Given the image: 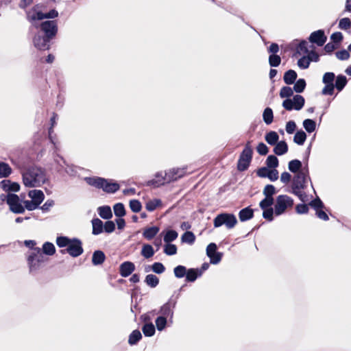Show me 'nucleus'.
I'll return each mask as SVG.
<instances>
[{
	"label": "nucleus",
	"mask_w": 351,
	"mask_h": 351,
	"mask_svg": "<svg viewBox=\"0 0 351 351\" xmlns=\"http://www.w3.org/2000/svg\"><path fill=\"white\" fill-rule=\"evenodd\" d=\"M23 184L26 187H40L48 180L46 170L38 166H31L21 171Z\"/></svg>",
	"instance_id": "obj_1"
},
{
	"label": "nucleus",
	"mask_w": 351,
	"mask_h": 351,
	"mask_svg": "<svg viewBox=\"0 0 351 351\" xmlns=\"http://www.w3.org/2000/svg\"><path fill=\"white\" fill-rule=\"evenodd\" d=\"M40 29L45 34L35 35L33 43L36 48L39 50H46L49 48V43L57 34L58 25L56 21H46L40 24Z\"/></svg>",
	"instance_id": "obj_2"
},
{
	"label": "nucleus",
	"mask_w": 351,
	"mask_h": 351,
	"mask_svg": "<svg viewBox=\"0 0 351 351\" xmlns=\"http://www.w3.org/2000/svg\"><path fill=\"white\" fill-rule=\"evenodd\" d=\"M308 180H311L308 169H302L298 172V173L295 174L292 180V193L297 195L302 202L306 201L307 195L302 190L306 188Z\"/></svg>",
	"instance_id": "obj_3"
},
{
	"label": "nucleus",
	"mask_w": 351,
	"mask_h": 351,
	"mask_svg": "<svg viewBox=\"0 0 351 351\" xmlns=\"http://www.w3.org/2000/svg\"><path fill=\"white\" fill-rule=\"evenodd\" d=\"M186 167L182 168H173L165 173L158 172L156 174V178L158 180H152L148 182V185L159 186L163 184L165 182H171L182 178L186 173Z\"/></svg>",
	"instance_id": "obj_4"
},
{
	"label": "nucleus",
	"mask_w": 351,
	"mask_h": 351,
	"mask_svg": "<svg viewBox=\"0 0 351 351\" xmlns=\"http://www.w3.org/2000/svg\"><path fill=\"white\" fill-rule=\"evenodd\" d=\"M84 180L88 185L102 189L107 193H114L120 189V186L117 182L101 177H86Z\"/></svg>",
	"instance_id": "obj_5"
},
{
	"label": "nucleus",
	"mask_w": 351,
	"mask_h": 351,
	"mask_svg": "<svg viewBox=\"0 0 351 351\" xmlns=\"http://www.w3.org/2000/svg\"><path fill=\"white\" fill-rule=\"evenodd\" d=\"M45 258L40 248L35 247L27 256V262L29 267V271L32 274H37L43 267Z\"/></svg>",
	"instance_id": "obj_6"
},
{
	"label": "nucleus",
	"mask_w": 351,
	"mask_h": 351,
	"mask_svg": "<svg viewBox=\"0 0 351 351\" xmlns=\"http://www.w3.org/2000/svg\"><path fill=\"white\" fill-rule=\"evenodd\" d=\"M293 206V199L287 195H280L276 198L274 212L276 216L282 215Z\"/></svg>",
	"instance_id": "obj_7"
},
{
	"label": "nucleus",
	"mask_w": 351,
	"mask_h": 351,
	"mask_svg": "<svg viewBox=\"0 0 351 351\" xmlns=\"http://www.w3.org/2000/svg\"><path fill=\"white\" fill-rule=\"evenodd\" d=\"M237 223V219L234 215L231 213H221L213 219L215 228H219L224 225L228 229L233 228Z\"/></svg>",
	"instance_id": "obj_8"
},
{
	"label": "nucleus",
	"mask_w": 351,
	"mask_h": 351,
	"mask_svg": "<svg viewBox=\"0 0 351 351\" xmlns=\"http://www.w3.org/2000/svg\"><path fill=\"white\" fill-rule=\"evenodd\" d=\"M252 149L250 145V143L248 142L241 152L238 164H237V169L240 171H245L252 160Z\"/></svg>",
	"instance_id": "obj_9"
},
{
	"label": "nucleus",
	"mask_w": 351,
	"mask_h": 351,
	"mask_svg": "<svg viewBox=\"0 0 351 351\" xmlns=\"http://www.w3.org/2000/svg\"><path fill=\"white\" fill-rule=\"evenodd\" d=\"M305 103L304 98L300 95H295L293 99H286L282 102V106L287 110H301Z\"/></svg>",
	"instance_id": "obj_10"
},
{
	"label": "nucleus",
	"mask_w": 351,
	"mask_h": 351,
	"mask_svg": "<svg viewBox=\"0 0 351 351\" xmlns=\"http://www.w3.org/2000/svg\"><path fill=\"white\" fill-rule=\"evenodd\" d=\"M335 79V75L332 72H326L324 74L322 77V82L325 84V86L322 90V94L323 95H332L334 93Z\"/></svg>",
	"instance_id": "obj_11"
},
{
	"label": "nucleus",
	"mask_w": 351,
	"mask_h": 351,
	"mask_svg": "<svg viewBox=\"0 0 351 351\" xmlns=\"http://www.w3.org/2000/svg\"><path fill=\"white\" fill-rule=\"evenodd\" d=\"M83 252L84 250L82 247V243L80 239L77 238L72 239L68 247L60 251L62 254H64L66 252L72 257H77L80 256Z\"/></svg>",
	"instance_id": "obj_12"
},
{
	"label": "nucleus",
	"mask_w": 351,
	"mask_h": 351,
	"mask_svg": "<svg viewBox=\"0 0 351 351\" xmlns=\"http://www.w3.org/2000/svg\"><path fill=\"white\" fill-rule=\"evenodd\" d=\"M8 204L10 210L14 213L21 214L25 212V208L17 195L8 193Z\"/></svg>",
	"instance_id": "obj_13"
},
{
	"label": "nucleus",
	"mask_w": 351,
	"mask_h": 351,
	"mask_svg": "<svg viewBox=\"0 0 351 351\" xmlns=\"http://www.w3.org/2000/svg\"><path fill=\"white\" fill-rule=\"evenodd\" d=\"M309 41L311 43H315L319 47H322L324 45L327 40L324 30L319 29L312 32L308 38Z\"/></svg>",
	"instance_id": "obj_14"
},
{
	"label": "nucleus",
	"mask_w": 351,
	"mask_h": 351,
	"mask_svg": "<svg viewBox=\"0 0 351 351\" xmlns=\"http://www.w3.org/2000/svg\"><path fill=\"white\" fill-rule=\"evenodd\" d=\"M176 306V302L168 301L165 304H164L159 311V313L161 314L160 316H164L165 317H170L172 319L173 317V309Z\"/></svg>",
	"instance_id": "obj_15"
},
{
	"label": "nucleus",
	"mask_w": 351,
	"mask_h": 351,
	"mask_svg": "<svg viewBox=\"0 0 351 351\" xmlns=\"http://www.w3.org/2000/svg\"><path fill=\"white\" fill-rule=\"evenodd\" d=\"M27 20L32 23L44 19V14L39 10V5L34 6L31 10L27 12Z\"/></svg>",
	"instance_id": "obj_16"
},
{
	"label": "nucleus",
	"mask_w": 351,
	"mask_h": 351,
	"mask_svg": "<svg viewBox=\"0 0 351 351\" xmlns=\"http://www.w3.org/2000/svg\"><path fill=\"white\" fill-rule=\"evenodd\" d=\"M0 187L5 192H17L20 190V185L10 180H3L0 182Z\"/></svg>",
	"instance_id": "obj_17"
},
{
	"label": "nucleus",
	"mask_w": 351,
	"mask_h": 351,
	"mask_svg": "<svg viewBox=\"0 0 351 351\" xmlns=\"http://www.w3.org/2000/svg\"><path fill=\"white\" fill-rule=\"evenodd\" d=\"M28 196L34 203L40 206L45 199V194L41 190L33 189L28 192Z\"/></svg>",
	"instance_id": "obj_18"
},
{
	"label": "nucleus",
	"mask_w": 351,
	"mask_h": 351,
	"mask_svg": "<svg viewBox=\"0 0 351 351\" xmlns=\"http://www.w3.org/2000/svg\"><path fill=\"white\" fill-rule=\"evenodd\" d=\"M135 270V265L130 261H125L120 265L119 273L122 277L129 276Z\"/></svg>",
	"instance_id": "obj_19"
},
{
	"label": "nucleus",
	"mask_w": 351,
	"mask_h": 351,
	"mask_svg": "<svg viewBox=\"0 0 351 351\" xmlns=\"http://www.w3.org/2000/svg\"><path fill=\"white\" fill-rule=\"evenodd\" d=\"M93 230L92 233L94 235H98L104 231V223L99 218L93 219L91 221Z\"/></svg>",
	"instance_id": "obj_20"
},
{
	"label": "nucleus",
	"mask_w": 351,
	"mask_h": 351,
	"mask_svg": "<svg viewBox=\"0 0 351 351\" xmlns=\"http://www.w3.org/2000/svg\"><path fill=\"white\" fill-rule=\"evenodd\" d=\"M202 271L199 270L198 269H189L186 271V280L187 282H193L196 280V279L202 276Z\"/></svg>",
	"instance_id": "obj_21"
},
{
	"label": "nucleus",
	"mask_w": 351,
	"mask_h": 351,
	"mask_svg": "<svg viewBox=\"0 0 351 351\" xmlns=\"http://www.w3.org/2000/svg\"><path fill=\"white\" fill-rule=\"evenodd\" d=\"M160 228L157 226H152L145 228L143 232V236L147 240H152L158 233Z\"/></svg>",
	"instance_id": "obj_22"
},
{
	"label": "nucleus",
	"mask_w": 351,
	"mask_h": 351,
	"mask_svg": "<svg viewBox=\"0 0 351 351\" xmlns=\"http://www.w3.org/2000/svg\"><path fill=\"white\" fill-rule=\"evenodd\" d=\"M288 152V145L284 141L278 142L274 148V152L278 156H282Z\"/></svg>",
	"instance_id": "obj_23"
},
{
	"label": "nucleus",
	"mask_w": 351,
	"mask_h": 351,
	"mask_svg": "<svg viewBox=\"0 0 351 351\" xmlns=\"http://www.w3.org/2000/svg\"><path fill=\"white\" fill-rule=\"evenodd\" d=\"M298 77L297 73L292 69L286 71L283 76V80L287 85L293 84Z\"/></svg>",
	"instance_id": "obj_24"
},
{
	"label": "nucleus",
	"mask_w": 351,
	"mask_h": 351,
	"mask_svg": "<svg viewBox=\"0 0 351 351\" xmlns=\"http://www.w3.org/2000/svg\"><path fill=\"white\" fill-rule=\"evenodd\" d=\"M106 259L104 253L101 250H96L93 252L92 256V263L94 265H101Z\"/></svg>",
	"instance_id": "obj_25"
},
{
	"label": "nucleus",
	"mask_w": 351,
	"mask_h": 351,
	"mask_svg": "<svg viewBox=\"0 0 351 351\" xmlns=\"http://www.w3.org/2000/svg\"><path fill=\"white\" fill-rule=\"evenodd\" d=\"M254 210L249 208H245L239 211V218L241 221H247L253 217Z\"/></svg>",
	"instance_id": "obj_26"
},
{
	"label": "nucleus",
	"mask_w": 351,
	"mask_h": 351,
	"mask_svg": "<svg viewBox=\"0 0 351 351\" xmlns=\"http://www.w3.org/2000/svg\"><path fill=\"white\" fill-rule=\"evenodd\" d=\"M155 254L153 247L150 244H143L141 251V254L145 258H150Z\"/></svg>",
	"instance_id": "obj_27"
},
{
	"label": "nucleus",
	"mask_w": 351,
	"mask_h": 351,
	"mask_svg": "<svg viewBox=\"0 0 351 351\" xmlns=\"http://www.w3.org/2000/svg\"><path fill=\"white\" fill-rule=\"evenodd\" d=\"M98 214L102 219H109L112 217L111 208L108 206L99 207Z\"/></svg>",
	"instance_id": "obj_28"
},
{
	"label": "nucleus",
	"mask_w": 351,
	"mask_h": 351,
	"mask_svg": "<svg viewBox=\"0 0 351 351\" xmlns=\"http://www.w3.org/2000/svg\"><path fill=\"white\" fill-rule=\"evenodd\" d=\"M12 172V169L8 163L0 162V178L9 177Z\"/></svg>",
	"instance_id": "obj_29"
},
{
	"label": "nucleus",
	"mask_w": 351,
	"mask_h": 351,
	"mask_svg": "<svg viewBox=\"0 0 351 351\" xmlns=\"http://www.w3.org/2000/svg\"><path fill=\"white\" fill-rule=\"evenodd\" d=\"M302 164L300 160L295 159L289 161L288 164V169L289 170L294 173L295 174L298 173V172H300L302 169Z\"/></svg>",
	"instance_id": "obj_30"
},
{
	"label": "nucleus",
	"mask_w": 351,
	"mask_h": 351,
	"mask_svg": "<svg viewBox=\"0 0 351 351\" xmlns=\"http://www.w3.org/2000/svg\"><path fill=\"white\" fill-rule=\"evenodd\" d=\"M347 78L345 75H339L336 77L335 83L334 84L335 88L339 91H341L347 84Z\"/></svg>",
	"instance_id": "obj_31"
},
{
	"label": "nucleus",
	"mask_w": 351,
	"mask_h": 351,
	"mask_svg": "<svg viewBox=\"0 0 351 351\" xmlns=\"http://www.w3.org/2000/svg\"><path fill=\"white\" fill-rule=\"evenodd\" d=\"M41 252L43 254H45L48 256H52L56 252V248L52 243L45 242L43 245Z\"/></svg>",
	"instance_id": "obj_32"
},
{
	"label": "nucleus",
	"mask_w": 351,
	"mask_h": 351,
	"mask_svg": "<svg viewBox=\"0 0 351 351\" xmlns=\"http://www.w3.org/2000/svg\"><path fill=\"white\" fill-rule=\"evenodd\" d=\"M265 138L268 144L274 145L278 143L279 136L276 132L271 131L266 134Z\"/></svg>",
	"instance_id": "obj_33"
},
{
	"label": "nucleus",
	"mask_w": 351,
	"mask_h": 351,
	"mask_svg": "<svg viewBox=\"0 0 351 351\" xmlns=\"http://www.w3.org/2000/svg\"><path fill=\"white\" fill-rule=\"evenodd\" d=\"M142 331L145 336L152 337L155 334V326L152 323L145 324L142 328Z\"/></svg>",
	"instance_id": "obj_34"
},
{
	"label": "nucleus",
	"mask_w": 351,
	"mask_h": 351,
	"mask_svg": "<svg viewBox=\"0 0 351 351\" xmlns=\"http://www.w3.org/2000/svg\"><path fill=\"white\" fill-rule=\"evenodd\" d=\"M145 282L150 287L154 288L159 283L158 278L154 274H148L146 276Z\"/></svg>",
	"instance_id": "obj_35"
},
{
	"label": "nucleus",
	"mask_w": 351,
	"mask_h": 351,
	"mask_svg": "<svg viewBox=\"0 0 351 351\" xmlns=\"http://www.w3.org/2000/svg\"><path fill=\"white\" fill-rule=\"evenodd\" d=\"M306 139V134L302 130L298 131L295 134L294 137H293L294 143H295L296 144L300 145H303L304 143L305 142Z\"/></svg>",
	"instance_id": "obj_36"
},
{
	"label": "nucleus",
	"mask_w": 351,
	"mask_h": 351,
	"mask_svg": "<svg viewBox=\"0 0 351 351\" xmlns=\"http://www.w3.org/2000/svg\"><path fill=\"white\" fill-rule=\"evenodd\" d=\"M263 118L264 122L267 125H269L272 123L274 119L273 110L270 108H266L263 114Z\"/></svg>",
	"instance_id": "obj_37"
},
{
	"label": "nucleus",
	"mask_w": 351,
	"mask_h": 351,
	"mask_svg": "<svg viewBox=\"0 0 351 351\" xmlns=\"http://www.w3.org/2000/svg\"><path fill=\"white\" fill-rule=\"evenodd\" d=\"M303 126L307 132L311 133L315 130L316 123L313 119H307L303 121Z\"/></svg>",
	"instance_id": "obj_38"
},
{
	"label": "nucleus",
	"mask_w": 351,
	"mask_h": 351,
	"mask_svg": "<svg viewBox=\"0 0 351 351\" xmlns=\"http://www.w3.org/2000/svg\"><path fill=\"white\" fill-rule=\"evenodd\" d=\"M306 86V83L304 79H299L298 80L293 86V90L298 93H302Z\"/></svg>",
	"instance_id": "obj_39"
},
{
	"label": "nucleus",
	"mask_w": 351,
	"mask_h": 351,
	"mask_svg": "<svg viewBox=\"0 0 351 351\" xmlns=\"http://www.w3.org/2000/svg\"><path fill=\"white\" fill-rule=\"evenodd\" d=\"M142 338V335L141 332L138 330H135L132 331L130 334L128 339V343L130 345L136 344Z\"/></svg>",
	"instance_id": "obj_40"
},
{
	"label": "nucleus",
	"mask_w": 351,
	"mask_h": 351,
	"mask_svg": "<svg viewBox=\"0 0 351 351\" xmlns=\"http://www.w3.org/2000/svg\"><path fill=\"white\" fill-rule=\"evenodd\" d=\"M162 202L159 199H154L146 203L145 208L148 211H154L158 206H160Z\"/></svg>",
	"instance_id": "obj_41"
},
{
	"label": "nucleus",
	"mask_w": 351,
	"mask_h": 351,
	"mask_svg": "<svg viewBox=\"0 0 351 351\" xmlns=\"http://www.w3.org/2000/svg\"><path fill=\"white\" fill-rule=\"evenodd\" d=\"M178 234L176 231L168 230L164 236V241L165 243H170L178 238Z\"/></svg>",
	"instance_id": "obj_42"
},
{
	"label": "nucleus",
	"mask_w": 351,
	"mask_h": 351,
	"mask_svg": "<svg viewBox=\"0 0 351 351\" xmlns=\"http://www.w3.org/2000/svg\"><path fill=\"white\" fill-rule=\"evenodd\" d=\"M72 239H70L67 237H58L56 239V244L59 247H65L69 246L71 243Z\"/></svg>",
	"instance_id": "obj_43"
},
{
	"label": "nucleus",
	"mask_w": 351,
	"mask_h": 351,
	"mask_svg": "<svg viewBox=\"0 0 351 351\" xmlns=\"http://www.w3.org/2000/svg\"><path fill=\"white\" fill-rule=\"evenodd\" d=\"M278 164V159L274 155H269L266 160V165L269 169H276Z\"/></svg>",
	"instance_id": "obj_44"
},
{
	"label": "nucleus",
	"mask_w": 351,
	"mask_h": 351,
	"mask_svg": "<svg viewBox=\"0 0 351 351\" xmlns=\"http://www.w3.org/2000/svg\"><path fill=\"white\" fill-rule=\"evenodd\" d=\"M114 215L118 217H122L125 215L124 205L122 203H117L113 206Z\"/></svg>",
	"instance_id": "obj_45"
},
{
	"label": "nucleus",
	"mask_w": 351,
	"mask_h": 351,
	"mask_svg": "<svg viewBox=\"0 0 351 351\" xmlns=\"http://www.w3.org/2000/svg\"><path fill=\"white\" fill-rule=\"evenodd\" d=\"M186 268L183 265H178L173 269V274L178 278H182L186 274Z\"/></svg>",
	"instance_id": "obj_46"
},
{
	"label": "nucleus",
	"mask_w": 351,
	"mask_h": 351,
	"mask_svg": "<svg viewBox=\"0 0 351 351\" xmlns=\"http://www.w3.org/2000/svg\"><path fill=\"white\" fill-rule=\"evenodd\" d=\"M276 193V188L272 184H267L263 191V193L265 197L274 198L273 195Z\"/></svg>",
	"instance_id": "obj_47"
},
{
	"label": "nucleus",
	"mask_w": 351,
	"mask_h": 351,
	"mask_svg": "<svg viewBox=\"0 0 351 351\" xmlns=\"http://www.w3.org/2000/svg\"><path fill=\"white\" fill-rule=\"evenodd\" d=\"M181 239L182 242L192 244L195 241V237L192 232L186 231L182 234Z\"/></svg>",
	"instance_id": "obj_48"
},
{
	"label": "nucleus",
	"mask_w": 351,
	"mask_h": 351,
	"mask_svg": "<svg viewBox=\"0 0 351 351\" xmlns=\"http://www.w3.org/2000/svg\"><path fill=\"white\" fill-rule=\"evenodd\" d=\"M307 53H308V43L306 40H302L296 47V53L301 55Z\"/></svg>",
	"instance_id": "obj_49"
},
{
	"label": "nucleus",
	"mask_w": 351,
	"mask_h": 351,
	"mask_svg": "<svg viewBox=\"0 0 351 351\" xmlns=\"http://www.w3.org/2000/svg\"><path fill=\"white\" fill-rule=\"evenodd\" d=\"M293 89L289 86H283L280 91V97L281 98L289 99L293 95Z\"/></svg>",
	"instance_id": "obj_50"
},
{
	"label": "nucleus",
	"mask_w": 351,
	"mask_h": 351,
	"mask_svg": "<svg viewBox=\"0 0 351 351\" xmlns=\"http://www.w3.org/2000/svg\"><path fill=\"white\" fill-rule=\"evenodd\" d=\"M156 326L159 331L163 330L167 325V318L164 316H159L156 318Z\"/></svg>",
	"instance_id": "obj_51"
},
{
	"label": "nucleus",
	"mask_w": 351,
	"mask_h": 351,
	"mask_svg": "<svg viewBox=\"0 0 351 351\" xmlns=\"http://www.w3.org/2000/svg\"><path fill=\"white\" fill-rule=\"evenodd\" d=\"M164 253L168 256L175 255L177 253V247L174 244L166 243L164 247Z\"/></svg>",
	"instance_id": "obj_52"
},
{
	"label": "nucleus",
	"mask_w": 351,
	"mask_h": 351,
	"mask_svg": "<svg viewBox=\"0 0 351 351\" xmlns=\"http://www.w3.org/2000/svg\"><path fill=\"white\" fill-rule=\"evenodd\" d=\"M263 210V217L264 219L269 221H271L274 219V215L275 214L274 208H267Z\"/></svg>",
	"instance_id": "obj_53"
},
{
	"label": "nucleus",
	"mask_w": 351,
	"mask_h": 351,
	"mask_svg": "<svg viewBox=\"0 0 351 351\" xmlns=\"http://www.w3.org/2000/svg\"><path fill=\"white\" fill-rule=\"evenodd\" d=\"M131 210L134 213H138L142 208L141 203L137 199H132L129 204Z\"/></svg>",
	"instance_id": "obj_54"
},
{
	"label": "nucleus",
	"mask_w": 351,
	"mask_h": 351,
	"mask_svg": "<svg viewBox=\"0 0 351 351\" xmlns=\"http://www.w3.org/2000/svg\"><path fill=\"white\" fill-rule=\"evenodd\" d=\"M274 198L265 197V198L260 202L259 206L261 209L272 208L271 206L274 204Z\"/></svg>",
	"instance_id": "obj_55"
},
{
	"label": "nucleus",
	"mask_w": 351,
	"mask_h": 351,
	"mask_svg": "<svg viewBox=\"0 0 351 351\" xmlns=\"http://www.w3.org/2000/svg\"><path fill=\"white\" fill-rule=\"evenodd\" d=\"M281 58L278 55L271 54L269 57V64L271 67H276L280 65Z\"/></svg>",
	"instance_id": "obj_56"
},
{
	"label": "nucleus",
	"mask_w": 351,
	"mask_h": 351,
	"mask_svg": "<svg viewBox=\"0 0 351 351\" xmlns=\"http://www.w3.org/2000/svg\"><path fill=\"white\" fill-rule=\"evenodd\" d=\"M311 60L307 56H304L298 61V65L300 69H306L308 68Z\"/></svg>",
	"instance_id": "obj_57"
},
{
	"label": "nucleus",
	"mask_w": 351,
	"mask_h": 351,
	"mask_svg": "<svg viewBox=\"0 0 351 351\" xmlns=\"http://www.w3.org/2000/svg\"><path fill=\"white\" fill-rule=\"evenodd\" d=\"M152 269L154 273L160 274L165 271V267L161 263L156 262L152 265Z\"/></svg>",
	"instance_id": "obj_58"
},
{
	"label": "nucleus",
	"mask_w": 351,
	"mask_h": 351,
	"mask_svg": "<svg viewBox=\"0 0 351 351\" xmlns=\"http://www.w3.org/2000/svg\"><path fill=\"white\" fill-rule=\"evenodd\" d=\"M351 27V21L348 18H343L339 21V27L341 29L346 30Z\"/></svg>",
	"instance_id": "obj_59"
},
{
	"label": "nucleus",
	"mask_w": 351,
	"mask_h": 351,
	"mask_svg": "<svg viewBox=\"0 0 351 351\" xmlns=\"http://www.w3.org/2000/svg\"><path fill=\"white\" fill-rule=\"evenodd\" d=\"M55 202L53 199H47L45 204L40 207L43 213H47L54 206Z\"/></svg>",
	"instance_id": "obj_60"
},
{
	"label": "nucleus",
	"mask_w": 351,
	"mask_h": 351,
	"mask_svg": "<svg viewBox=\"0 0 351 351\" xmlns=\"http://www.w3.org/2000/svg\"><path fill=\"white\" fill-rule=\"evenodd\" d=\"M115 230V223L112 221H107L104 224V231L111 233Z\"/></svg>",
	"instance_id": "obj_61"
},
{
	"label": "nucleus",
	"mask_w": 351,
	"mask_h": 351,
	"mask_svg": "<svg viewBox=\"0 0 351 351\" xmlns=\"http://www.w3.org/2000/svg\"><path fill=\"white\" fill-rule=\"evenodd\" d=\"M335 55L336 57L340 60H346L350 58V53L346 49L337 51Z\"/></svg>",
	"instance_id": "obj_62"
},
{
	"label": "nucleus",
	"mask_w": 351,
	"mask_h": 351,
	"mask_svg": "<svg viewBox=\"0 0 351 351\" xmlns=\"http://www.w3.org/2000/svg\"><path fill=\"white\" fill-rule=\"evenodd\" d=\"M310 205L317 211L324 207V204L321 201V199L317 197L314 200H312L310 203Z\"/></svg>",
	"instance_id": "obj_63"
},
{
	"label": "nucleus",
	"mask_w": 351,
	"mask_h": 351,
	"mask_svg": "<svg viewBox=\"0 0 351 351\" xmlns=\"http://www.w3.org/2000/svg\"><path fill=\"white\" fill-rule=\"evenodd\" d=\"M256 149H257V152L260 155H262V156L266 155L269 151L267 146L265 144H264L263 143H260L258 145Z\"/></svg>",
	"instance_id": "obj_64"
}]
</instances>
